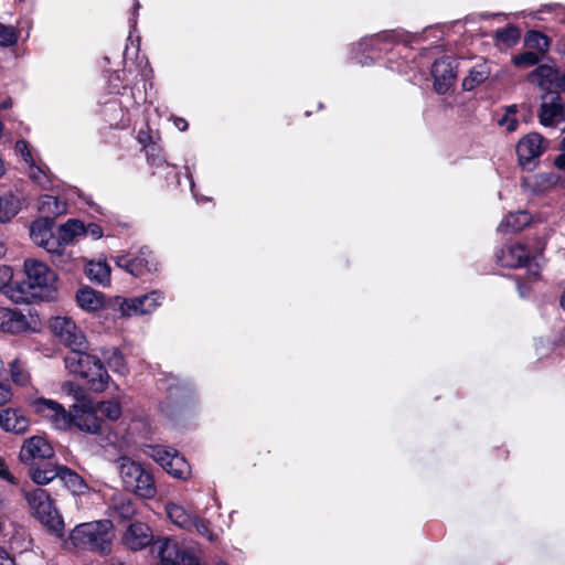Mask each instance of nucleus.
Segmentation results:
<instances>
[{"instance_id": "39", "label": "nucleus", "mask_w": 565, "mask_h": 565, "mask_svg": "<svg viewBox=\"0 0 565 565\" xmlns=\"http://www.w3.org/2000/svg\"><path fill=\"white\" fill-rule=\"evenodd\" d=\"M18 41V32L11 25L0 23V46H12Z\"/></svg>"}, {"instance_id": "57", "label": "nucleus", "mask_w": 565, "mask_h": 565, "mask_svg": "<svg viewBox=\"0 0 565 565\" xmlns=\"http://www.w3.org/2000/svg\"><path fill=\"white\" fill-rule=\"evenodd\" d=\"M519 291H520L521 297H525V291H524V289H522L521 287H519Z\"/></svg>"}, {"instance_id": "29", "label": "nucleus", "mask_w": 565, "mask_h": 565, "mask_svg": "<svg viewBox=\"0 0 565 565\" xmlns=\"http://www.w3.org/2000/svg\"><path fill=\"white\" fill-rule=\"evenodd\" d=\"M489 75L490 68L486 63L472 67L469 75L462 82L463 89L472 90L477 85L483 83Z\"/></svg>"}, {"instance_id": "1", "label": "nucleus", "mask_w": 565, "mask_h": 565, "mask_svg": "<svg viewBox=\"0 0 565 565\" xmlns=\"http://www.w3.org/2000/svg\"><path fill=\"white\" fill-rule=\"evenodd\" d=\"M121 542L134 552L150 545L151 552L159 559L158 565H202L196 548L180 547L177 542L169 537L154 541L150 527L142 522L129 524L122 534Z\"/></svg>"}, {"instance_id": "7", "label": "nucleus", "mask_w": 565, "mask_h": 565, "mask_svg": "<svg viewBox=\"0 0 565 565\" xmlns=\"http://www.w3.org/2000/svg\"><path fill=\"white\" fill-rule=\"evenodd\" d=\"M24 498L35 518L50 531L61 536L64 522L55 509L49 493L41 488L24 491Z\"/></svg>"}, {"instance_id": "4", "label": "nucleus", "mask_w": 565, "mask_h": 565, "mask_svg": "<svg viewBox=\"0 0 565 565\" xmlns=\"http://www.w3.org/2000/svg\"><path fill=\"white\" fill-rule=\"evenodd\" d=\"M64 364L70 373L86 379L93 391L106 390L110 376L100 360L86 353V349L70 350L64 356Z\"/></svg>"}, {"instance_id": "27", "label": "nucleus", "mask_w": 565, "mask_h": 565, "mask_svg": "<svg viewBox=\"0 0 565 565\" xmlns=\"http://www.w3.org/2000/svg\"><path fill=\"white\" fill-rule=\"evenodd\" d=\"M401 40V34L395 31H386L383 33L375 34L370 39H365L360 45L370 47V50H386L385 45L388 43H395Z\"/></svg>"}, {"instance_id": "47", "label": "nucleus", "mask_w": 565, "mask_h": 565, "mask_svg": "<svg viewBox=\"0 0 565 565\" xmlns=\"http://www.w3.org/2000/svg\"><path fill=\"white\" fill-rule=\"evenodd\" d=\"M0 477L4 480L9 481L12 484H14L17 482L15 478L10 473L7 465L4 463V461L1 458H0Z\"/></svg>"}, {"instance_id": "49", "label": "nucleus", "mask_w": 565, "mask_h": 565, "mask_svg": "<svg viewBox=\"0 0 565 565\" xmlns=\"http://www.w3.org/2000/svg\"><path fill=\"white\" fill-rule=\"evenodd\" d=\"M562 145H563L562 153L559 156H557L555 159V166L558 169H565V138L563 139Z\"/></svg>"}, {"instance_id": "36", "label": "nucleus", "mask_w": 565, "mask_h": 565, "mask_svg": "<svg viewBox=\"0 0 565 565\" xmlns=\"http://www.w3.org/2000/svg\"><path fill=\"white\" fill-rule=\"evenodd\" d=\"M495 39L498 42L507 46H512L520 39V31L512 25L499 29L495 32Z\"/></svg>"}, {"instance_id": "40", "label": "nucleus", "mask_w": 565, "mask_h": 565, "mask_svg": "<svg viewBox=\"0 0 565 565\" xmlns=\"http://www.w3.org/2000/svg\"><path fill=\"white\" fill-rule=\"evenodd\" d=\"M540 60V55L536 52L527 51L513 57V63L516 66H532Z\"/></svg>"}, {"instance_id": "26", "label": "nucleus", "mask_w": 565, "mask_h": 565, "mask_svg": "<svg viewBox=\"0 0 565 565\" xmlns=\"http://www.w3.org/2000/svg\"><path fill=\"white\" fill-rule=\"evenodd\" d=\"M102 355L110 370L120 375H126L128 373V367L125 361V358L118 348H104L102 349Z\"/></svg>"}, {"instance_id": "8", "label": "nucleus", "mask_w": 565, "mask_h": 565, "mask_svg": "<svg viewBox=\"0 0 565 565\" xmlns=\"http://www.w3.org/2000/svg\"><path fill=\"white\" fill-rule=\"evenodd\" d=\"M30 476L36 484H47L51 481H61L72 493H82L86 484L82 477L65 466H57L53 462H43L33 466Z\"/></svg>"}, {"instance_id": "28", "label": "nucleus", "mask_w": 565, "mask_h": 565, "mask_svg": "<svg viewBox=\"0 0 565 565\" xmlns=\"http://www.w3.org/2000/svg\"><path fill=\"white\" fill-rule=\"evenodd\" d=\"M52 225L53 222L49 218H40L32 223L30 227V237L35 245L40 246L52 236Z\"/></svg>"}, {"instance_id": "18", "label": "nucleus", "mask_w": 565, "mask_h": 565, "mask_svg": "<svg viewBox=\"0 0 565 565\" xmlns=\"http://www.w3.org/2000/svg\"><path fill=\"white\" fill-rule=\"evenodd\" d=\"M0 426L14 434H24L29 428V419L20 409L6 408L0 412Z\"/></svg>"}, {"instance_id": "34", "label": "nucleus", "mask_w": 565, "mask_h": 565, "mask_svg": "<svg viewBox=\"0 0 565 565\" xmlns=\"http://www.w3.org/2000/svg\"><path fill=\"white\" fill-rule=\"evenodd\" d=\"M84 223L76 218L68 220L61 226V239L65 242L72 241L75 236L83 235Z\"/></svg>"}, {"instance_id": "38", "label": "nucleus", "mask_w": 565, "mask_h": 565, "mask_svg": "<svg viewBox=\"0 0 565 565\" xmlns=\"http://www.w3.org/2000/svg\"><path fill=\"white\" fill-rule=\"evenodd\" d=\"M49 253L53 254L56 258L54 262L58 264V258L64 257V247L60 238L55 237L53 234L50 238H47L43 244L40 245Z\"/></svg>"}, {"instance_id": "11", "label": "nucleus", "mask_w": 565, "mask_h": 565, "mask_svg": "<svg viewBox=\"0 0 565 565\" xmlns=\"http://www.w3.org/2000/svg\"><path fill=\"white\" fill-rule=\"evenodd\" d=\"M151 457L174 478L185 479L190 475V466L185 458L173 449L153 447Z\"/></svg>"}, {"instance_id": "55", "label": "nucleus", "mask_w": 565, "mask_h": 565, "mask_svg": "<svg viewBox=\"0 0 565 565\" xmlns=\"http://www.w3.org/2000/svg\"><path fill=\"white\" fill-rule=\"evenodd\" d=\"M6 254V248L3 244L0 243V257H2Z\"/></svg>"}, {"instance_id": "35", "label": "nucleus", "mask_w": 565, "mask_h": 565, "mask_svg": "<svg viewBox=\"0 0 565 565\" xmlns=\"http://www.w3.org/2000/svg\"><path fill=\"white\" fill-rule=\"evenodd\" d=\"M97 413H100L109 420H117L121 415V408L118 402L107 401L95 403Z\"/></svg>"}, {"instance_id": "24", "label": "nucleus", "mask_w": 565, "mask_h": 565, "mask_svg": "<svg viewBox=\"0 0 565 565\" xmlns=\"http://www.w3.org/2000/svg\"><path fill=\"white\" fill-rule=\"evenodd\" d=\"M531 221V217L525 211H518L509 213L504 220L499 224L498 231L501 233H514L524 228Z\"/></svg>"}, {"instance_id": "37", "label": "nucleus", "mask_w": 565, "mask_h": 565, "mask_svg": "<svg viewBox=\"0 0 565 565\" xmlns=\"http://www.w3.org/2000/svg\"><path fill=\"white\" fill-rule=\"evenodd\" d=\"M62 391L65 394H67L70 396H73L74 399L76 401L75 404H83L84 402L90 399L87 396V394L85 393V391L79 385H77V384H75L73 382H65L62 385Z\"/></svg>"}, {"instance_id": "41", "label": "nucleus", "mask_w": 565, "mask_h": 565, "mask_svg": "<svg viewBox=\"0 0 565 565\" xmlns=\"http://www.w3.org/2000/svg\"><path fill=\"white\" fill-rule=\"evenodd\" d=\"M11 377L18 385H25L29 382V373L17 362L11 364Z\"/></svg>"}, {"instance_id": "19", "label": "nucleus", "mask_w": 565, "mask_h": 565, "mask_svg": "<svg viewBox=\"0 0 565 565\" xmlns=\"http://www.w3.org/2000/svg\"><path fill=\"white\" fill-rule=\"evenodd\" d=\"M28 320L17 310L0 307V330L10 333H20L28 329Z\"/></svg>"}, {"instance_id": "10", "label": "nucleus", "mask_w": 565, "mask_h": 565, "mask_svg": "<svg viewBox=\"0 0 565 565\" xmlns=\"http://www.w3.org/2000/svg\"><path fill=\"white\" fill-rule=\"evenodd\" d=\"M52 332L71 350L87 349V341L75 322L67 317H55L51 320Z\"/></svg>"}, {"instance_id": "59", "label": "nucleus", "mask_w": 565, "mask_h": 565, "mask_svg": "<svg viewBox=\"0 0 565 565\" xmlns=\"http://www.w3.org/2000/svg\"><path fill=\"white\" fill-rule=\"evenodd\" d=\"M117 563H118V565H125V563H122V562H119V561H118Z\"/></svg>"}, {"instance_id": "32", "label": "nucleus", "mask_w": 565, "mask_h": 565, "mask_svg": "<svg viewBox=\"0 0 565 565\" xmlns=\"http://www.w3.org/2000/svg\"><path fill=\"white\" fill-rule=\"evenodd\" d=\"M29 177L43 190H50L53 186L52 178L49 175L47 171L36 166L34 161L29 163Z\"/></svg>"}, {"instance_id": "60", "label": "nucleus", "mask_w": 565, "mask_h": 565, "mask_svg": "<svg viewBox=\"0 0 565 565\" xmlns=\"http://www.w3.org/2000/svg\"><path fill=\"white\" fill-rule=\"evenodd\" d=\"M526 265H529V267H532V264H530V260L527 262V264H526Z\"/></svg>"}, {"instance_id": "54", "label": "nucleus", "mask_w": 565, "mask_h": 565, "mask_svg": "<svg viewBox=\"0 0 565 565\" xmlns=\"http://www.w3.org/2000/svg\"><path fill=\"white\" fill-rule=\"evenodd\" d=\"M3 173H4V167H3L2 160L0 159V177H2Z\"/></svg>"}, {"instance_id": "58", "label": "nucleus", "mask_w": 565, "mask_h": 565, "mask_svg": "<svg viewBox=\"0 0 565 565\" xmlns=\"http://www.w3.org/2000/svg\"><path fill=\"white\" fill-rule=\"evenodd\" d=\"M532 274L536 277L539 275V270L535 269V270L532 271Z\"/></svg>"}, {"instance_id": "44", "label": "nucleus", "mask_w": 565, "mask_h": 565, "mask_svg": "<svg viewBox=\"0 0 565 565\" xmlns=\"http://www.w3.org/2000/svg\"><path fill=\"white\" fill-rule=\"evenodd\" d=\"M15 150L22 156L23 160L26 163H30L33 161L32 154L28 149V143L24 140H18L15 142Z\"/></svg>"}, {"instance_id": "2", "label": "nucleus", "mask_w": 565, "mask_h": 565, "mask_svg": "<svg viewBox=\"0 0 565 565\" xmlns=\"http://www.w3.org/2000/svg\"><path fill=\"white\" fill-rule=\"evenodd\" d=\"M25 280L10 281L11 270L9 267H0V288L4 295L15 303H30L35 299L49 298L55 289L56 274L44 263L34 259L24 262Z\"/></svg>"}, {"instance_id": "16", "label": "nucleus", "mask_w": 565, "mask_h": 565, "mask_svg": "<svg viewBox=\"0 0 565 565\" xmlns=\"http://www.w3.org/2000/svg\"><path fill=\"white\" fill-rule=\"evenodd\" d=\"M539 117L543 126H553L558 121L565 120L562 98L556 94L545 96Z\"/></svg>"}, {"instance_id": "21", "label": "nucleus", "mask_w": 565, "mask_h": 565, "mask_svg": "<svg viewBox=\"0 0 565 565\" xmlns=\"http://www.w3.org/2000/svg\"><path fill=\"white\" fill-rule=\"evenodd\" d=\"M166 513L169 520L185 531H193L195 515L189 512L183 505L175 502L166 504Z\"/></svg>"}, {"instance_id": "52", "label": "nucleus", "mask_w": 565, "mask_h": 565, "mask_svg": "<svg viewBox=\"0 0 565 565\" xmlns=\"http://www.w3.org/2000/svg\"><path fill=\"white\" fill-rule=\"evenodd\" d=\"M515 110H516V106H515V105H512V106H510V107L508 108V113H507V114H509V115H510V114H514V113H515Z\"/></svg>"}, {"instance_id": "50", "label": "nucleus", "mask_w": 565, "mask_h": 565, "mask_svg": "<svg viewBox=\"0 0 565 565\" xmlns=\"http://www.w3.org/2000/svg\"><path fill=\"white\" fill-rule=\"evenodd\" d=\"M556 89L565 90V72L563 74L558 73Z\"/></svg>"}, {"instance_id": "17", "label": "nucleus", "mask_w": 565, "mask_h": 565, "mask_svg": "<svg viewBox=\"0 0 565 565\" xmlns=\"http://www.w3.org/2000/svg\"><path fill=\"white\" fill-rule=\"evenodd\" d=\"M543 152V137L536 132L522 138L516 146V154L522 166L531 163Z\"/></svg>"}, {"instance_id": "61", "label": "nucleus", "mask_w": 565, "mask_h": 565, "mask_svg": "<svg viewBox=\"0 0 565 565\" xmlns=\"http://www.w3.org/2000/svg\"><path fill=\"white\" fill-rule=\"evenodd\" d=\"M220 565H227V564H225V563H221Z\"/></svg>"}, {"instance_id": "3", "label": "nucleus", "mask_w": 565, "mask_h": 565, "mask_svg": "<svg viewBox=\"0 0 565 565\" xmlns=\"http://www.w3.org/2000/svg\"><path fill=\"white\" fill-rule=\"evenodd\" d=\"M34 413L47 419L56 429L65 430L75 426L87 434L102 431V419L92 399L83 404H74L67 412L64 406L53 399L38 398L32 403Z\"/></svg>"}, {"instance_id": "6", "label": "nucleus", "mask_w": 565, "mask_h": 565, "mask_svg": "<svg viewBox=\"0 0 565 565\" xmlns=\"http://www.w3.org/2000/svg\"><path fill=\"white\" fill-rule=\"evenodd\" d=\"M115 462L127 490L146 499L156 495L157 490L153 477L141 465L126 456L119 457Z\"/></svg>"}, {"instance_id": "51", "label": "nucleus", "mask_w": 565, "mask_h": 565, "mask_svg": "<svg viewBox=\"0 0 565 565\" xmlns=\"http://www.w3.org/2000/svg\"><path fill=\"white\" fill-rule=\"evenodd\" d=\"M175 125L181 131H184L188 128V122L182 118L177 119Z\"/></svg>"}, {"instance_id": "14", "label": "nucleus", "mask_w": 565, "mask_h": 565, "mask_svg": "<svg viewBox=\"0 0 565 565\" xmlns=\"http://www.w3.org/2000/svg\"><path fill=\"white\" fill-rule=\"evenodd\" d=\"M431 74L434 88L438 94H446L455 83L456 74L452 63L446 58L437 60L433 64Z\"/></svg>"}, {"instance_id": "46", "label": "nucleus", "mask_w": 565, "mask_h": 565, "mask_svg": "<svg viewBox=\"0 0 565 565\" xmlns=\"http://www.w3.org/2000/svg\"><path fill=\"white\" fill-rule=\"evenodd\" d=\"M12 397L11 388L8 384L0 382V406L4 405Z\"/></svg>"}, {"instance_id": "5", "label": "nucleus", "mask_w": 565, "mask_h": 565, "mask_svg": "<svg viewBox=\"0 0 565 565\" xmlns=\"http://www.w3.org/2000/svg\"><path fill=\"white\" fill-rule=\"evenodd\" d=\"M114 537L115 533L110 520L82 523L73 529L70 536L75 546L100 554L110 552Z\"/></svg>"}, {"instance_id": "23", "label": "nucleus", "mask_w": 565, "mask_h": 565, "mask_svg": "<svg viewBox=\"0 0 565 565\" xmlns=\"http://www.w3.org/2000/svg\"><path fill=\"white\" fill-rule=\"evenodd\" d=\"M77 305L86 311H97L104 307V296L90 287H82L76 292Z\"/></svg>"}, {"instance_id": "15", "label": "nucleus", "mask_w": 565, "mask_h": 565, "mask_svg": "<svg viewBox=\"0 0 565 565\" xmlns=\"http://www.w3.org/2000/svg\"><path fill=\"white\" fill-rule=\"evenodd\" d=\"M497 262L502 267L518 268L526 266L529 262V250L522 244H509L501 248L497 254Z\"/></svg>"}, {"instance_id": "31", "label": "nucleus", "mask_w": 565, "mask_h": 565, "mask_svg": "<svg viewBox=\"0 0 565 565\" xmlns=\"http://www.w3.org/2000/svg\"><path fill=\"white\" fill-rule=\"evenodd\" d=\"M20 210V200L12 195L7 194L0 196V222H9L14 217Z\"/></svg>"}, {"instance_id": "33", "label": "nucleus", "mask_w": 565, "mask_h": 565, "mask_svg": "<svg viewBox=\"0 0 565 565\" xmlns=\"http://www.w3.org/2000/svg\"><path fill=\"white\" fill-rule=\"evenodd\" d=\"M525 44L537 53L543 54L548 50V39L539 31H530L525 36Z\"/></svg>"}, {"instance_id": "45", "label": "nucleus", "mask_w": 565, "mask_h": 565, "mask_svg": "<svg viewBox=\"0 0 565 565\" xmlns=\"http://www.w3.org/2000/svg\"><path fill=\"white\" fill-rule=\"evenodd\" d=\"M498 122L509 132L514 131L518 127V120L514 117H511L509 114H505L501 119H499Z\"/></svg>"}, {"instance_id": "22", "label": "nucleus", "mask_w": 565, "mask_h": 565, "mask_svg": "<svg viewBox=\"0 0 565 565\" xmlns=\"http://www.w3.org/2000/svg\"><path fill=\"white\" fill-rule=\"evenodd\" d=\"M135 512L131 500L122 495H114L107 510L109 518L117 521L130 520Z\"/></svg>"}, {"instance_id": "9", "label": "nucleus", "mask_w": 565, "mask_h": 565, "mask_svg": "<svg viewBox=\"0 0 565 565\" xmlns=\"http://www.w3.org/2000/svg\"><path fill=\"white\" fill-rule=\"evenodd\" d=\"M162 292L153 290L149 294L125 299L116 298V305L124 317L148 315L153 312L163 301Z\"/></svg>"}, {"instance_id": "43", "label": "nucleus", "mask_w": 565, "mask_h": 565, "mask_svg": "<svg viewBox=\"0 0 565 565\" xmlns=\"http://www.w3.org/2000/svg\"><path fill=\"white\" fill-rule=\"evenodd\" d=\"M103 234L104 232L98 224H84L83 236L90 237L92 239L96 241L99 239L103 236Z\"/></svg>"}, {"instance_id": "12", "label": "nucleus", "mask_w": 565, "mask_h": 565, "mask_svg": "<svg viewBox=\"0 0 565 565\" xmlns=\"http://www.w3.org/2000/svg\"><path fill=\"white\" fill-rule=\"evenodd\" d=\"M116 264L135 277L156 269L152 253L147 246H142L136 255L128 253L117 256Z\"/></svg>"}, {"instance_id": "42", "label": "nucleus", "mask_w": 565, "mask_h": 565, "mask_svg": "<svg viewBox=\"0 0 565 565\" xmlns=\"http://www.w3.org/2000/svg\"><path fill=\"white\" fill-rule=\"evenodd\" d=\"M193 531H196L199 534L205 536L211 542L215 539V535L209 527V523L204 520L198 519L196 516L194 519Z\"/></svg>"}, {"instance_id": "48", "label": "nucleus", "mask_w": 565, "mask_h": 565, "mask_svg": "<svg viewBox=\"0 0 565 565\" xmlns=\"http://www.w3.org/2000/svg\"><path fill=\"white\" fill-rule=\"evenodd\" d=\"M0 565H17L13 557L10 554L0 547Z\"/></svg>"}, {"instance_id": "25", "label": "nucleus", "mask_w": 565, "mask_h": 565, "mask_svg": "<svg viewBox=\"0 0 565 565\" xmlns=\"http://www.w3.org/2000/svg\"><path fill=\"white\" fill-rule=\"evenodd\" d=\"M39 211L44 215L43 218L53 222L54 217L65 213L66 204L56 196L43 195L39 200Z\"/></svg>"}, {"instance_id": "53", "label": "nucleus", "mask_w": 565, "mask_h": 565, "mask_svg": "<svg viewBox=\"0 0 565 565\" xmlns=\"http://www.w3.org/2000/svg\"><path fill=\"white\" fill-rule=\"evenodd\" d=\"M561 306L565 310V291L563 292V295L561 297Z\"/></svg>"}, {"instance_id": "20", "label": "nucleus", "mask_w": 565, "mask_h": 565, "mask_svg": "<svg viewBox=\"0 0 565 565\" xmlns=\"http://www.w3.org/2000/svg\"><path fill=\"white\" fill-rule=\"evenodd\" d=\"M557 77V70H555L552 65L542 64L529 74L527 79L532 84H535L544 89L552 90L556 88Z\"/></svg>"}, {"instance_id": "30", "label": "nucleus", "mask_w": 565, "mask_h": 565, "mask_svg": "<svg viewBox=\"0 0 565 565\" xmlns=\"http://www.w3.org/2000/svg\"><path fill=\"white\" fill-rule=\"evenodd\" d=\"M87 277L97 284L106 285L110 280V268L103 262H90L86 268Z\"/></svg>"}, {"instance_id": "13", "label": "nucleus", "mask_w": 565, "mask_h": 565, "mask_svg": "<svg viewBox=\"0 0 565 565\" xmlns=\"http://www.w3.org/2000/svg\"><path fill=\"white\" fill-rule=\"evenodd\" d=\"M54 450L50 443L42 436H33L23 443L20 450L19 458L22 462H31L35 459L42 460L40 465L45 462V459L52 458ZM39 466V463L36 465Z\"/></svg>"}, {"instance_id": "56", "label": "nucleus", "mask_w": 565, "mask_h": 565, "mask_svg": "<svg viewBox=\"0 0 565 565\" xmlns=\"http://www.w3.org/2000/svg\"><path fill=\"white\" fill-rule=\"evenodd\" d=\"M140 8V3L139 1H136L135 2V11H134V14H136L137 10Z\"/></svg>"}]
</instances>
